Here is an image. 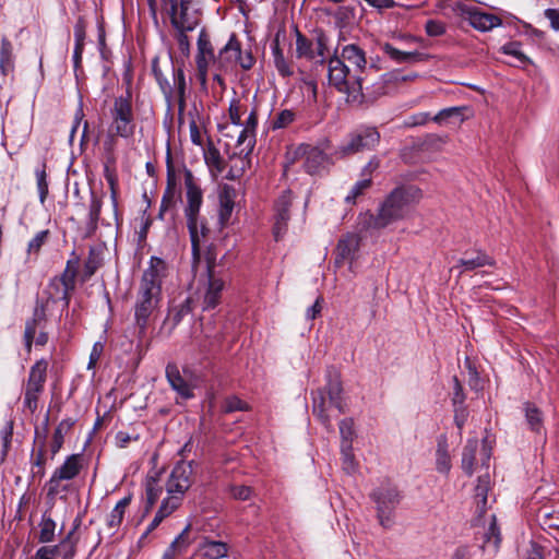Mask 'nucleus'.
Returning a JSON list of instances; mask_svg holds the SVG:
<instances>
[{
	"label": "nucleus",
	"instance_id": "nucleus-1",
	"mask_svg": "<svg viewBox=\"0 0 559 559\" xmlns=\"http://www.w3.org/2000/svg\"><path fill=\"white\" fill-rule=\"evenodd\" d=\"M366 64V55L360 47L354 44L344 46L341 57L329 60L330 84L338 92L346 94L348 102H360Z\"/></svg>",
	"mask_w": 559,
	"mask_h": 559
},
{
	"label": "nucleus",
	"instance_id": "nucleus-2",
	"mask_svg": "<svg viewBox=\"0 0 559 559\" xmlns=\"http://www.w3.org/2000/svg\"><path fill=\"white\" fill-rule=\"evenodd\" d=\"M419 199L420 191L416 188H396L382 202L377 215L361 214L358 217L357 227L360 233L385 228L406 217Z\"/></svg>",
	"mask_w": 559,
	"mask_h": 559
},
{
	"label": "nucleus",
	"instance_id": "nucleus-3",
	"mask_svg": "<svg viewBox=\"0 0 559 559\" xmlns=\"http://www.w3.org/2000/svg\"><path fill=\"white\" fill-rule=\"evenodd\" d=\"M183 175L187 198L185 215L191 238L193 260L194 262H198L200 260L201 243L206 237L209 228L199 219V212L203 200L202 190L197 185L191 170L185 167Z\"/></svg>",
	"mask_w": 559,
	"mask_h": 559
},
{
	"label": "nucleus",
	"instance_id": "nucleus-4",
	"mask_svg": "<svg viewBox=\"0 0 559 559\" xmlns=\"http://www.w3.org/2000/svg\"><path fill=\"white\" fill-rule=\"evenodd\" d=\"M326 385L313 393L312 413L325 426L332 429L330 406L335 407L340 413H345V401L341 374L334 367L326 369Z\"/></svg>",
	"mask_w": 559,
	"mask_h": 559
},
{
	"label": "nucleus",
	"instance_id": "nucleus-5",
	"mask_svg": "<svg viewBox=\"0 0 559 559\" xmlns=\"http://www.w3.org/2000/svg\"><path fill=\"white\" fill-rule=\"evenodd\" d=\"M167 274V263L158 257H152L148 262V267L143 272L141 277L136 299L159 302L162 283Z\"/></svg>",
	"mask_w": 559,
	"mask_h": 559
},
{
	"label": "nucleus",
	"instance_id": "nucleus-6",
	"mask_svg": "<svg viewBox=\"0 0 559 559\" xmlns=\"http://www.w3.org/2000/svg\"><path fill=\"white\" fill-rule=\"evenodd\" d=\"M131 92L127 90L126 95L115 98L110 109V131L117 136L124 139L132 138L135 132V116L132 107Z\"/></svg>",
	"mask_w": 559,
	"mask_h": 559
},
{
	"label": "nucleus",
	"instance_id": "nucleus-7",
	"mask_svg": "<svg viewBox=\"0 0 559 559\" xmlns=\"http://www.w3.org/2000/svg\"><path fill=\"white\" fill-rule=\"evenodd\" d=\"M47 369L48 362L45 359L36 361L31 367L24 392V405L31 413L37 409L38 397L44 391L47 378Z\"/></svg>",
	"mask_w": 559,
	"mask_h": 559
},
{
	"label": "nucleus",
	"instance_id": "nucleus-8",
	"mask_svg": "<svg viewBox=\"0 0 559 559\" xmlns=\"http://www.w3.org/2000/svg\"><path fill=\"white\" fill-rule=\"evenodd\" d=\"M293 162L299 160L310 175L318 174L329 164V157L324 151L311 144H300L288 153Z\"/></svg>",
	"mask_w": 559,
	"mask_h": 559
},
{
	"label": "nucleus",
	"instance_id": "nucleus-9",
	"mask_svg": "<svg viewBox=\"0 0 559 559\" xmlns=\"http://www.w3.org/2000/svg\"><path fill=\"white\" fill-rule=\"evenodd\" d=\"M198 52L195 56L197 76L200 84L205 87L207 82V73L211 66L216 67L217 55L214 52L210 35L203 28L198 38Z\"/></svg>",
	"mask_w": 559,
	"mask_h": 559
},
{
	"label": "nucleus",
	"instance_id": "nucleus-10",
	"mask_svg": "<svg viewBox=\"0 0 559 559\" xmlns=\"http://www.w3.org/2000/svg\"><path fill=\"white\" fill-rule=\"evenodd\" d=\"M225 278L215 271L214 262H207V280L199 289L202 295V309H214L221 301Z\"/></svg>",
	"mask_w": 559,
	"mask_h": 559
},
{
	"label": "nucleus",
	"instance_id": "nucleus-11",
	"mask_svg": "<svg viewBox=\"0 0 559 559\" xmlns=\"http://www.w3.org/2000/svg\"><path fill=\"white\" fill-rule=\"evenodd\" d=\"M380 141V133L376 128H365L350 135L348 141L340 146L337 154L347 156L365 150H371Z\"/></svg>",
	"mask_w": 559,
	"mask_h": 559
},
{
	"label": "nucleus",
	"instance_id": "nucleus-12",
	"mask_svg": "<svg viewBox=\"0 0 559 559\" xmlns=\"http://www.w3.org/2000/svg\"><path fill=\"white\" fill-rule=\"evenodd\" d=\"M378 506V516L382 526L391 525V512L400 502V493L394 486L385 485L378 488L372 495Z\"/></svg>",
	"mask_w": 559,
	"mask_h": 559
},
{
	"label": "nucleus",
	"instance_id": "nucleus-13",
	"mask_svg": "<svg viewBox=\"0 0 559 559\" xmlns=\"http://www.w3.org/2000/svg\"><path fill=\"white\" fill-rule=\"evenodd\" d=\"M361 243V236L357 233L344 235L337 242L335 249V265L341 266L348 263L352 267L357 260Z\"/></svg>",
	"mask_w": 559,
	"mask_h": 559
},
{
	"label": "nucleus",
	"instance_id": "nucleus-14",
	"mask_svg": "<svg viewBox=\"0 0 559 559\" xmlns=\"http://www.w3.org/2000/svg\"><path fill=\"white\" fill-rule=\"evenodd\" d=\"M166 378L171 389L176 391L181 399L189 400L193 397V389L195 385L190 372L183 370V373H181L177 365L168 364L166 367Z\"/></svg>",
	"mask_w": 559,
	"mask_h": 559
},
{
	"label": "nucleus",
	"instance_id": "nucleus-15",
	"mask_svg": "<svg viewBox=\"0 0 559 559\" xmlns=\"http://www.w3.org/2000/svg\"><path fill=\"white\" fill-rule=\"evenodd\" d=\"M192 465L188 462H179L173 468L166 483L167 493H176L181 497L191 486Z\"/></svg>",
	"mask_w": 559,
	"mask_h": 559
},
{
	"label": "nucleus",
	"instance_id": "nucleus-16",
	"mask_svg": "<svg viewBox=\"0 0 559 559\" xmlns=\"http://www.w3.org/2000/svg\"><path fill=\"white\" fill-rule=\"evenodd\" d=\"M115 133L109 136L107 141L104 143L105 154H106V160L104 166V176L107 180L110 192H111V199L114 204H117V194H118V177L116 171V163L117 157L115 155V145H116V139Z\"/></svg>",
	"mask_w": 559,
	"mask_h": 559
},
{
	"label": "nucleus",
	"instance_id": "nucleus-17",
	"mask_svg": "<svg viewBox=\"0 0 559 559\" xmlns=\"http://www.w3.org/2000/svg\"><path fill=\"white\" fill-rule=\"evenodd\" d=\"M239 45L240 41L236 35L231 34L227 44L218 51L215 70L224 72L234 70L239 57Z\"/></svg>",
	"mask_w": 559,
	"mask_h": 559
},
{
	"label": "nucleus",
	"instance_id": "nucleus-18",
	"mask_svg": "<svg viewBox=\"0 0 559 559\" xmlns=\"http://www.w3.org/2000/svg\"><path fill=\"white\" fill-rule=\"evenodd\" d=\"M164 9L169 17H173L175 24L186 25V28H191L194 20H190L187 15V9H190L192 0H162Z\"/></svg>",
	"mask_w": 559,
	"mask_h": 559
},
{
	"label": "nucleus",
	"instance_id": "nucleus-19",
	"mask_svg": "<svg viewBox=\"0 0 559 559\" xmlns=\"http://www.w3.org/2000/svg\"><path fill=\"white\" fill-rule=\"evenodd\" d=\"M463 13L467 15L469 24L480 32H488L501 24V19L497 15L481 12L476 8H465Z\"/></svg>",
	"mask_w": 559,
	"mask_h": 559
},
{
	"label": "nucleus",
	"instance_id": "nucleus-20",
	"mask_svg": "<svg viewBox=\"0 0 559 559\" xmlns=\"http://www.w3.org/2000/svg\"><path fill=\"white\" fill-rule=\"evenodd\" d=\"M381 50L394 62L397 63H416L426 61L429 58V55L419 52L417 50L414 51H403L395 48L390 43H383L380 45Z\"/></svg>",
	"mask_w": 559,
	"mask_h": 559
},
{
	"label": "nucleus",
	"instance_id": "nucleus-21",
	"mask_svg": "<svg viewBox=\"0 0 559 559\" xmlns=\"http://www.w3.org/2000/svg\"><path fill=\"white\" fill-rule=\"evenodd\" d=\"M290 197L288 194L282 195L276 203V216L274 224V237L276 240L285 233L287 222L289 219Z\"/></svg>",
	"mask_w": 559,
	"mask_h": 559
},
{
	"label": "nucleus",
	"instance_id": "nucleus-22",
	"mask_svg": "<svg viewBox=\"0 0 559 559\" xmlns=\"http://www.w3.org/2000/svg\"><path fill=\"white\" fill-rule=\"evenodd\" d=\"M83 464L84 457L82 454H71L64 460L61 466L55 469V473L70 481L80 474Z\"/></svg>",
	"mask_w": 559,
	"mask_h": 559
},
{
	"label": "nucleus",
	"instance_id": "nucleus-23",
	"mask_svg": "<svg viewBox=\"0 0 559 559\" xmlns=\"http://www.w3.org/2000/svg\"><path fill=\"white\" fill-rule=\"evenodd\" d=\"M45 294L47 295L46 305L49 302H62V308L67 309L69 307L70 302V290L66 288V284H63L60 281H57L52 278L46 290Z\"/></svg>",
	"mask_w": 559,
	"mask_h": 559
},
{
	"label": "nucleus",
	"instance_id": "nucleus-24",
	"mask_svg": "<svg viewBox=\"0 0 559 559\" xmlns=\"http://www.w3.org/2000/svg\"><path fill=\"white\" fill-rule=\"evenodd\" d=\"M187 14H188L187 16L190 20L191 19L194 20V24H193V26H191V28H186V25L175 24L173 21V17H170L171 25L178 31V34H177L178 48L181 51V53L186 57H188L190 53V41H189V37L187 36L186 32L193 31L197 27V25L199 24V17L197 16L195 11H193L191 9H187Z\"/></svg>",
	"mask_w": 559,
	"mask_h": 559
},
{
	"label": "nucleus",
	"instance_id": "nucleus-25",
	"mask_svg": "<svg viewBox=\"0 0 559 559\" xmlns=\"http://www.w3.org/2000/svg\"><path fill=\"white\" fill-rule=\"evenodd\" d=\"M191 525L188 524L183 531L175 538L170 546L166 549L163 555V559H176L183 555L189 548L191 540L189 538Z\"/></svg>",
	"mask_w": 559,
	"mask_h": 559
},
{
	"label": "nucleus",
	"instance_id": "nucleus-26",
	"mask_svg": "<svg viewBox=\"0 0 559 559\" xmlns=\"http://www.w3.org/2000/svg\"><path fill=\"white\" fill-rule=\"evenodd\" d=\"M159 302L136 299L134 307L135 323L143 332L148 324V320L157 309Z\"/></svg>",
	"mask_w": 559,
	"mask_h": 559
},
{
	"label": "nucleus",
	"instance_id": "nucleus-27",
	"mask_svg": "<svg viewBox=\"0 0 559 559\" xmlns=\"http://www.w3.org/2000/svg\"><path fill=\"white\" fill-rule=\"evenodd\" d=\"M45 320V306L36 307L33 317L26 321L24 331V343L27 352H31L37 326Z\"/></svg>",
	"mask_w": 559,
	"mask_h": 559
},
{
	"label": "nucleus",
	"instance_id": "nucleus-28",
	"mask_svg": "<svg viewBox=\"0 0 559 559\" xmlns=\"http://www.w3.org/2000/svg\"><path fill=\"white\" fill-rule=\"evenodd\" d=\"M235 190L229 186H224L219 193V221L222 225L228 223L235 204Z\"/></svg>",
	"mask_w": 559,
	"mask_h": 559
},
{
	"label": "nucleus",
	"instance_id": "nucleus-29",
	"mask_svg": "<svg viewBox=\"0 0 559 559\" xmlns=\"http://www.w3.org/2000/svg\"><path fill=\"white\" fill-rule=\"evenodd\" d=\"M199 552L202 557L209 559H221L227 556L228 545L223 542L205 538L199 547Z\"/></svg>",
	"mask_w": 559,
	"mask_h": 559
},
{
	"label": "nucleus",
	"instance_id": "nucleus-30",
	"mask_svg": "<svg viewBox=\"0 0 559 559\" xmlns=\"http://www.w3.org/2000/svg\"><path fill=\"white\" fill-rule=\"evenodd\" d=\"M173 100H177L179 108L186 105L187 83L185 72L181 68H173Z\"/></svg>",
	"mask_w": 559,
	"mask_h": 559
},
{
	"label": "nucleus",
	"instance_id": "nucleus-31",
	"mask_svg": "<svg viewBox=\"0 0 559 559\" xmlns=\"http://www.w3.org/2000/svg\"><path fill=\"white\" fill-rule=\"evenodd\" d=\"M74 421L71 418H67L61 420L56 427L52 440L50 444V451L52 456H55L63 445L64 437L71 431Z\"/></svg>",
	"mask_w": 559,
	"mask_h": 559
},
{
	"label": "nucleus",
	"instance_id": "nucleus-32",
	"mask_svg": "<svg viewBox=\"0 0 559 559\" xmlns=\"http://www.w3.org/2000/svg\"><path fill=\"white\" fill-rule=\"evenodd\" d=\"M448 442L445 438H441L438 441L436 450V469L441 474H449L451 471V456L448 449Z\"/></svg>",
	"mask_w": 559,
	"mask_h": 559
},
{
	"label": "nucleus",
	"instance_id": "nucleus-33",
	"mask_svg": "<svg viewBox=\"0 0 559 559\" xmlns=\"http://www.w3.org/2000/svg\"><path fill=\"white\" fill-rule=\"evenodd\" d=\"M490 489V476L488 473L480 475L475 488L477 510L483 513L487 506V493Z\"/></svg>",
	"mask_w": 559,
	"mask_h": 559
},
{
	"label": "nucleus",
	"instance_id": "nucleus-34",
	"mask_svg": "<svg viewBox=\"0 0 559 559\" xmlns=\"http://www.w3.org/2000/svg\"><path fill=\"white\" fill-rule=\"evenodd\" d=\"M85 22L82 19H79L78 22L74 25V39H75V47L73 51V61L75 68L80 66L82 60V52L84 48V40H85Z\"/></svg>",
	"mask_w": 559,
	"mask_h": 559
},
{
	"label": "nucleus",
	"instance_id": "nucleus-35",
	"mask_svg": "<svg viewBox=\"0 0 559 559\" xmlns=\"http://www.w3.org/2000/svg\"><path fill=\"white\" fill-rule=\"evenodd\" d=\"M80 525V520H75L74 527L68 533V535L61 540L57 548V554L62 555L64 559H70L75 554V546L78 539L74 537L75 530Z\"/></svg>",
	"mask_w": 559,
	"mask_h": 559
},
{
	"label": "nucleus",
	"instance_id": "nucleus-36",
	"mask_svg": "<svg viewBox=\"0 0 559 559\" xmlns=\"http://www.w3.org/2000/svg\"><path fill=\"white\" fill-rule=\"evenodd\" d=\"M478 447L476 439H471L464 447L462 454V468L467 475H472L474 472L475 454Z\"/></svg>",
	"mask_w": 559,
	"mask_h": 559
},
{
	"label": "nucleus",
	"instance_id": "nucleus-37",
	"mask_svg": "<svg viewBox=\"0 0 559 559\" xmlns=\"http://www.w3.org/2000/svg\"><path fill=\"white\" fill-rule=\"evenodd\" d=\"M255 144L254 132L250 131V129H242L240 134L238 135L236 147L239 150L238 154L240 156L247 157L252 152Z\"/></svg>",
	"mask_w": 559,
	"mask_h": 559
},
{
	"label": "nucleus",
	"instance_id": "nucleus-38",
	"mask_svg": "<svg viewBox=\"0 0 559 559\" xmlns=\"http://www.w3.org/2000/svg\"><path fill=\"white\" fill-rule=\"evenodd\" d=\"M13 69V47L11 41L3 37L0 48V70L3 74L12 71Z\"/></svg>",
	"mask_w": 559,
	"mask_h": 559
},
{
	"label": "nucleus",
	"instance_id": "nucleus-39",
	"mask_svg": "<svg viewBox=\"0 0 559 559\" xmlns=\"http://www.w3.org/2000/svg\"><path fill=\"white\" fill-rule=\"evenodd\" d=\"M69 480L63 479L57 473H52L50 479L46 484L47 496L55 498L61 493H66L70 489Z\"/></svg>",
	"mask_w": 559,
	"mask_h": 559
},
{
	"label": "nucleus",
	"instance_id": "nucleus-40",
	"mask_svg": "<svg viewBox=\"0 0 559 559\" xmlns=\"http://www.w3.org/2000/svg\"><path fill=\"white\" fill-rule=\"evenodd\" d=\"M130 502H131L130 497H124L120 501H118V503L115 506V508L110 512L108 520H107V524L110 528H117L120 526V524L122 523L126 510H127L128 506L130 504Z\"/></svg>",
	"mask_w": 559,
	"mask_h": 559
},
{
	"label": "nucleus",
	"instance_id": "nucleus-41",
	"mask_svg": "<svg viewBox=\"0 0 559 559\" xmlns=\"http://www.w3.org/2000/svg\"><path fill=\"white\" fill-rule=\"evenodd\" d=\"M524 411L530 429L536 433H540L544 427L542 412L535 405L530 403L525 405Z\"/></svg>",
	"mask_w": 559,
	"mask_h": 559
},
{
	"label": "nucleus",
	"instance_id": "nucleus-42",
	"mask_svg": "<svg viewBox=\"0 0 559 559\" xmlns=\"http://www.w3.org/2000/svg\"><path fill=\"white\" fill-rule=\"evenodd\" d=\"M163 492V487L158 484L155 478H148L145 484V512L147 513L155 502L158 500Z\"/></svg>",
	"mask_w": 559,
	"mask_h": 559
},
{
	"label": "nucleus",
	"instance_id": "nucleus-43",
	"mask_svg": "<svg viewBox=\"0 0 559 559\" xmlns=\"http://www.w3.org/2000/svg\"><path fill=\"white\" fill-rule=\"evenodd\" d=\"M468 108L465 106H457V107H449L440 110L432 120L439 124L447 122L451 119H456L460 122L464 121V111H466Z\"/></svg>",
	"mask_w": 559,
	"mask_h": 559
},
{
	"label": "nucleus",
	"instance_id": "nucleus-44",
	"mask_svg": "<svg viewBox=\"0 0 559 559\" xmlns=\"http://www.w3.org/2000/svg\"><path fill=\"white\" fill-rule=\"evenodd\" d=\"M459 264L464 266V269L466 271H472L477 267H481V266H486V265L493 266L496 264V262L488 254H486L484 252H478L475 258L461 259L459 261Z\"/></svg>",
	"mask_w": 559,
	"mask_h": 559
},
{
	"label": "nucleus",
	"instance_id": "nucleus-45",
	"mask_svg": "<svg viewBox=\"0 0 559 559\" xmlns=\"http://www.w3.org/2000/svg\"><path fill=\"white\" fill-rule=\"evenodd\" d=\"M78 263H79L78 259L69 260L67 262L66 270L63 271L61 276L55 277V280L60 281L63 284H66V288L69 289L70 292L74 289L75 277H76V272H78Z\"/></svg>",
	"mask_w": 559,
	"mask_h": 559
},
{
	"label": "nucleus",
	"instance_id": "nucleus-46",
	"mask_svg": "<svg viewBox=\"0 0 559 559\" xmlns=\"http://www.w3.org/2000/svg\"><path fill=\"white\" fill-rule=\"evenodd\" d=\"M39 542L40 543H49L53 539L56 522L51 519L50 515L45 512L43 514L41 521L39 523Z\"/></svg>",
	"mask_w": 559,
	"mask_h": 559
},
{
	"label": "nucleus",
	"instance_id": "nucleus-47",
	"mask_svg": "<svg viewBox=\"0 0 559 559\" xmlns=\"http://www.w3.org/2000/svg\"><path fill=\"white\" fill-rule=\"evenodd\" d=\"M296 53L298 58L314 59L313 43L297 31Z\"/></svg>",
	"mask_w": 559,
	"mask_h": 559
},
{
	"label": "nucleus",
	"instance_id": "nucleus-48",
	"mask_svg": "<svg viewBox=\"0 0 559 559\" xmlns=\"http://www.w3.org/2000/svg\"><path fill=\"white\" fill-rule=\"evenodd\" d=\"M501 542L500 537V531L496 523V516L491 515V521L489 524L488 530L485 533V547H492L493 551H496L499 548Z\"/></svg>",
	"mask_w": 559,
	"mask_h": 559
},
{
	"label": "nucleus",
	"instance_id": "nucleus-49",
	"mask_svg": "<svg viewBox=\"0 0 559 559\" xmlns=\"http://www.w3.org/2000/svg\"><path fill=\"white\" fill-rule=\"evenodd\" d=\"M182 497L176 493H167V497L163 500L158 513L165 519L169 516L181 504Z\"/></svg>",
	"mask_w": 559,
	"mask_h": 559
},
{
	"label": "nucleus",
	"instance_id": "nucleus-50",
	"mask_svg": "<svg viewBox=\"0 0 559 559\" xmlns=\"http://www.w3.org/2000/svg\"><path fill=\"white\" fill-rule=\"evenodd\" d=\"M341 452L343 469L347 474L355 473L357 469V462L352 451V444L348 442L345 444H341Z\"/></svg>",
	"mask_w": 559,
	"mask_h": 559
},
{
	"label": "nucleus",
	"instance_id": "nucleus-51",
	"mask_svg": "<svg viewBox=\"0 0 559 559\" xmlns=\"http://www.w3.org/2000/svg\"><path fill=\"white\" fill-rule=\"evenodd\" d=\"M273 55H274V63L278 71V73L282 76H289L292 75V70L288 64V62L285 60L283 52L281 51L278 47V43H275L273 46Z\"/></svg>",
	"mask_w": 559,
	"mask_h": 559
},
{
	"label": "nucleus",
	"instance_id": "nucleus-52",
	"mask_svg": "<svg viewBox=\"0 0 559 559\" xmlns=\"http://www.w3.org/2000/svg\"><path fill=\"white\" fill-rule=\"evenodd\" d=\"M37 189L39 192L40 203H44L48 194V182L46 174V165L43 164L40 168L35 170Z\"/></svg>",
	"mask_w": 559,
	"mask_h": 559
},
{
	"label": "nucleus",
	"instance_id": "nucleus-53",
	"mask_svg": "<svg viewBox=\"0 0 559 559\" xmlns=\"http://www.w3.org/2000/svg\"><path fill=\"white\" fill-rule=\"evenodd\" d=\"M371 186V179L370 178H364L359 181H357L350 192L346 195L345 201L347 203H355L356 199L361 195L368 188Z\"/></svg>",
	"mask_w": 559,
	"mask_h": 559
},
{
	"label": "nucleus",
	"instance_id": "nucleus-54",
	"mask_svg": "<svg viewBox=\"0 0 559 559\" xmlns=\"http://www.w3.org/2000/svg\"><path fill=\"white\" fill-rule=\"evenodd\" d=\"M295 119L294 111L289 109H284L278 112L272 120L273 129H283L289 126Z\"/></svg>",
	"mask_w": 559,
	"mask_h": 559
},
{
	"label": "nucleus",
	"instance_id": "nucleus-55",
	"mask_svg": "<svg viewBox=\"0 0 559 559\" xmlns=\"http://www.w3.org/2000/svg\"><path fill=\"white\" fill-rule=\"evenodd\" d=\"M503 53L516 58L521 63H526L530 59L521 50V44L518 41H511L501 47Z\"/></svg>",
	"mask_w": 559,
	"mask_h": 559
},
{
	"label": "nucleus",
	"instance_id": "nucleus-56",
	"mask_svg": "<svg viewBox=\"0 0 559 559\" xmlns=\"http://www.w3.org/2000/svg\"><path fill=\"white\" fill-rule=\"evenodd\" d=\"M205 162L210 167L215 168L217 171H223L224 169V162L221 157V154L217 148L215 147H209V150L205 152Z\"/></svg>",
	"mask_w": 559,
	"mask_h": 559
},
{
	"label": "nucleus",
	"instance_id": "nucleus-57",
	"mask_svg": "<svg viewBox=\"0 0 559 559\" xmlns=\"http://www.w3.org/2000/svg\"><path fill=\"white\" fill-rule=\"evenodd\" d=\"M225 413H233L237 411H248V404L240 400L238 396H228L225 399L222 406Z\"/></svg>",
	"mask_w": 559,
	"mask_h": 559
},
{
	"label": "nucleus",
	"instance_id": "nucleus-58",
	"mask_svg": "<svg viewBox=\"0 0 559 559\" xmlns=\"http://www.w3.org/2000/svg\"><path fill=\"white\" fill-rule=\"evenodd\" d=\"M102 200L93 197L90 205V227L92 230H95L97 228V223L100 216V210H102Z\"/></svg>",
	"mask_w": 559,
	"mask_h": 559
},
{
	"label": "nucleus",
	"instance_id": "nucleus-59",
	"mask_svg": "<svg viewBox=\"0 0 559 559\" xmlns=\"http://www.w3.org/2000/svg\"><path fill=\"white\" fill-rule=\"evenodd\" d=\"M167 182H166V189L164 192H173L174 194H177V179H176V170L171 160L170 155L167 156Z\"/></svg>",
	"mask_w": 559,
	"mask_h": 559
},
{
	"label": "nucleus",
	"instance_id": "nucleus-60",
	"mask_svg": "<svg viewBox=\"0 0 559 559\" xmlns=\"http://www.w3.org/2000/svg\"><path fill=\"white\" fill-rule=\"evenodd\" d=\"M340 433L342 438L341 444H345L347 442L352 444L354 436V423L352 419L345 418L340 423Z\"/></svg>",
	"mask_w": 559,
	"mask_h": 559
},
{
	"label": "nucleus",
	"instance_id": "nucleus-61",
	"mask_svg": "<svg viewBox=\"0 0 559 559\" xmlns=\"http://www.w3.org/2000/svg\"><path fill=\"white\" fill-rule=\"evenodd\" d=\"M176 195L177 194H174L173 192H164L160 201L158 218L165 219L167 212L171 210L176 203Z\"/></svg>",
	"mask_w": 559,
	"mask_h": 559
},
{
	"label": "nucleus",
	"instance_id": "nucleus-62",
	"mask_svg": "<svg viewBox=\"0 0 559 559\" xmlns=\"http://www.w3.org/2000/svg\"><path fill=\"white\" fill-rule=\"evenodd\" d=\"M100 265V259L94 250L90 251L88 258L84 265V278H90Z\"/></svg>",
	"mask_w": 559,
	"mask_h": 559
},
{
	"label": "nucleus",
	"instance_id": "nucleus-63",
	"mask_svg": "<svg viewBox=\"0 0 559 559\" xmlns=\"http://www.w3.org/2000/svg\"><path fill=\"white\" fill-rule=\"evenodd\" d=\"M155 78L168 102L173 100V85L171 83L162 75L160 71L154 68Z\"/></svg>",
	"mask_w": 559,
	"mask_h": 559
},
{
	"label": "nucleus",
	"instance_id": "nucleus-64",
	"mask_svg": "<svg viewBox=\"0 0 559 559\" xmlns=\"http://www.w3.org/2000/svg\"><path fill=\"white\" fill-rule=\"evenodd\" d=\"M425 29L429 36L437 37L445 33V25L437 20H428L426 22Z\"/></svg>",
	"mask_w": 559,
	"mask_h": 559
}]
</instances>
